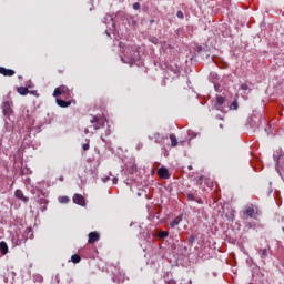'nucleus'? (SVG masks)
<instances>
[{
	"label": "nucleus",
	"instance_id": "6e6552de",
	"mask_svg": "<svg viewBox=\"0 0 284 284\" xmlns=\"http://www.w3.org/2000/svg\"><path fill=\"white\" fill-rule=\"evenodd\" d=\"M151 141H154V143H164L165 136H163L161 133H154L152 136H149Z\"/></svg>",
	"mask_w": 284,
	"mask_h": 284
},
{
	"label": "nucleus",
	"instance_id": "f8f14e48",
	"mask_svg": "<svg viewBox=\"0 0 284 284\" xmlns=\"http://www.w3.org/2000/svg\"><path fill=\"white\" fill-rule=\"evenodd\" d=\"M0 74H3V77H14V70L0 67Z\"/></svg>",
	"mask_w": 284,
	"mask_h": 284
},
{
	"label": "nucleus",
	"instance_id": "7c9ffc66",
	"mask_svg": "<svg viewBox=\"0 0 284 284\" xmlns=\"http://www.w3.org/2000/svg\"><path fill=\"white\" fill-rule=\"evenodd\" d=\"M176 17L178 19H183L184 18L183 11H178Z\"/></svg>",
	"mask_w": 284,
	"mask_h": 284
},
{
	"label": "nucleus",
	"instance_id": "cd10ccee",
	"mask_svg": "<svg viewBox=\"0 0 284 284\" xmlns=\"http://www.w3.org/2000/svg\"><path fill=\"white\" fill-rule=\"evenodd\" d=\"M186 196L189 201H196V196H194L192 193H189Z\"/></svg>",
	"mask_w": 284,
	"mask_h": 284
},
{
	"label": "nucleus",
	"instance_id": "a211bd4d",
	"mask_svg": "<svg viewBox=\"0 0 284 284\" xmlns=\"http://www.w3.org/2000/svg\"><path fill=\"white\" fill-rule=\"evenodd\" d=\"M169 139L171 141V148H176L179 145V140L176 139V135L170 134Z\"/></svg>",
	"mask_w": 284,
	"mask_h": 284
},
{
	"label": "nucleus",
	"instance_id": "aec40b11",
	"mask_svg": "<svg viewBox=\"0 0 284 284\" xmlns=\"http://www.w3.org/2000/svg\"><path fill=\"white\" fill-rule=\"evenodd\" d=\"M18 92L21 94V97H26V95L30 94V90H28V88H26V87L18 88Z\"/></svg>",
	"mask_w": 284,
	"mask_h": 284
},
{
	"label": "nucleus",
	"instance_id": "9b49d317",
	"mask_svg": "<svg viewBox=\"0 0 284 284\" xmlns=\"http://www.w3.org/2000/svg\"><path fill=\"white\" fill-rule=\"evenodd\" d=\"M73 203H77V205H85V197L81 194H75L73 196Z\"/></svg>",
	"mask_w": 284,
	"mask_h": 284
},
{
	"label": "nucleus",
	"instance_id": "79ce46f5",
	"mask_svg": "<svg viewBox=\"0 0 284 284\" xmlns=\"http://www.w3.org/2000/svg\"><path fill=\"white\" fill-rule=\"evenodd\" d=\"M283 232H284V227H283Z\"/></svg>",
	"mask_w": 284,
	"mask_h": 284
},
{
	"label": "nucleus",
	"instance_id": "c9c22d12",
	"mask_svg": "<svg viewBox=\"0 0 284 284\" xmlns=\"http://www.w3.org/2000/svg\"><path fill=\"white\" fill-rule=\"evenodd\" d=\"M109 179H110V176L102 178L103 183H108Z\"/></svg>",
	"mask_w": 284,
	"mask_h": 284
},
{
	"label": "nucleus",
	"instance_id": "c756f323",
	"mask_svg": "<svg viewBox=\"0 0 284 284\" xmlns=\"http://www.w3.org/2000/svg\"><path fill=\"white\" fill-rule=\"evenodd\" d=\"M140 8H141V4L139 2H135L133 4V10H140Z\"/></svg>",
	"mask_w": 284,
	"mask_h": 284
},
{
	"label": "nucleus",
	"instance_id": "f3484780",
	"mask_svg": "<svg viewBox=\"0 0 284 284\" xmlns=\"http://www.w3.org/2000/svg\"><path fill=\"white\" fill-rule=\"evenodd\" d=\"M119 276H116V275H114V277H113V281H114V283H123V281H125V273H121V272H119Z\"/></svg>",
	"mask_w": 284,
	"mask_h": 284
},
{
	"label": "nucleus",
	"instance_id": "ea45409f",
	"mask_svg": "<svg viewBox=\"0 0 284 284\" xmlns=\"http://www.w3.org/2000/svg\"><path fill=\"white\" fill-rule=\"evenodd\" d=\"M189 170H192V165H189Z\"/></svg>",
	"mask_w": 284,
	"mask_h": 284
},
{
	"label": "nucleus",
	"instance_id": "58836bf2",
	"mask_svg": "<svg viewBox=\"0 0 284 284\" xmlns=\"http://www.w3.org/2000/svg\"><path fill=\"white\" fill-rule=\"evenodd\" d=\"M169 284H176V282H169Z\"/></svg>",
	"mask_w": 284,
	"mask_h": 284
},
{
	"label": "nucleus",
	"instance_id": "e433bc0d",
	"mask_svg": "<svg viewBox=\"0 0 284 284\" xmlns=\"http://www.w3.org/2000/svg\"><path fill=\"white\" fill-rule=\"evenodd\" d=\"M84 134H90V130H89V129H85V130H84Z\"/></svg>",
	"mask_w": 284,
	"mask_h": 284
},
{
	"label": "nucleus",
	"instance_id": "f704fd0d",
	"mask_svg": "<svg viewBox=\"0 0 284 284\" xmlns=\"http://www.w3.org/2000/svg\"><path fill=\"white\" fill-rule=\"evenodd\" d=\"M113 185H116V183H119V178H113Z\"/></svg>",
	"mask_w": 284,
	"mask_h": 284
},
{
	"label": "nucleus",
	"instance_id": "7ed1b4c3",
	"mask_svg": "<svg viewBox=\"0 0 284 284\" xmlns=\"http://www.w3.org/2000/svg\"><path fill=\"white\" fill-rule=\"evenodd\" d=\"M21 120L26 122L27 128L34 125V119L32 118V113L28 108L22 110Z\"/></svg>",
	"mask_w": 284,
	"mask_h": 284
},
{
	"label": "nucleus",
	"instance_id": "20e7f679",
	"mask_svg": "<svg viewBox=\"0 0 284 284\" xmlns=\"http://www.w3.org/2000/svg\"><path fill=\"white\" fill-rule=\"evenodd\" d=\"M2 110L4 114H11L12 113V101L9 97L3 99L2 102Z\"/></svg>",
	"mask_w": 284,
	"mask_h": 284
},
{
	"label": "nucleus",
	"instance_id": "2eb2a0df",
	"mask_svg": "<svg viewBox=\"0 0 284 284\" xmlns=\"http://www.w3.org/2000/svg\"><path fill=\"white\" fill-rule=\"evenodd\" d=\"M11 241L13 245H22V243H26L24 239H20L19 234L12 235Z\"/></svg>",
	"mask_w": 284,
	"mask_h": 284
},
{
	"label": "nucleus",
	"instance_id": "0eeeda50",
	"mask_svg": "<svg viewBox=\"0 0 284 284\" xmlns=\"http://www.w3.org/2000/svg\"><path fill=\"white\" fill-rule=\"evenodd\" d=\"M158 176L160 179H170V171L168 170V168L162 166L158 170Z\"/></svg>",
	"mask_w": 284,
	"mask_h": 284
},
{
	"label": "nucleus",
	"instance_id": "1a4fd4ad",
	"mask_svg": "<svg viewBox=\"0 0 284 284\" xmlns=\"http://www.w3.org/2000/svg\"><path fill=\"white\" fill-rule=\"evenodd\" d=\"M215 108L217 110H223V108H225V98L217 95L215 100Z\"/></svg>",
	"mask_w": 284,
	"mask_h": 284
},
{
	"label": "nucleus",
	"instance_id": "ddd939ff",
	"mask_svg": "<svg viewBox=\"0 0 284 284\" xmlns=\"http://www.w3.org/2000/svg\"><path fill=\"white\" fill-rule=\"evenodd\" d=\"M14 196L16 199H20V201H23V203H28L29 201V199L26 195H23V191L21 190H16Z\"/></svg>",
	"mask_w": 284,
	"mask_h": 284
},
{
	"label": "nucleus",
	"instance_id": "393cba45",
	"mask_svg": "<svg viewBox=\"0 0 284 284\" xmlns=\"http://www.w3.org/2000/svg\"><path fill=\"white\" fill-rule=\"evenodd\" d=\"M260 256L261 258H267V248L260 250Z\"/></svg>",
	"mask_w": 284,
	"mask_h": 284
},
{
	"label": "nucleus",
	"instance_id": "2f4dec72",
	"mask_svg": "<svg viewBox=\"0 0 284 284\" xmlns=\"http://www.w3.org/2000/svg\"><path fill=\"white\" fill-rule=\"evenodd\" d=\"M181 284H192V280H182Z\"/></svg>",
	"mask_w": 284,
	"mask_h": 284
},
{
	"label": "nucleus",
	"instance_id": "4468645a",
	"mask_svg": "<svg viewBox=\"0 0 284 284\" xmlns=\"http://www.w3.org/2000/svg\"><path fill=\"white\" fill-rule=\"evenodd\" d=\"M258 209L257 207H253V206H247L245 210H244V214L245 216H250L252 219V216H254V214H256V211Z\"/></svg>",
	"mask_w": 284,
	"mask_h": 284
},
{
	"label": "nucleus",
	"instance_id": "72a5a7b5",
	"mask_svg": "<svg viewBox=\"0 0 284 284\" xmlns=\"http://www.w3.org/2000/svg\"><path fill=\"white\" fill-rule=\"evenodd\" d=\"M197 185H203V175L199 178Z\"/></svg>",
	"mask_w": 284,
	"mask_h": 284
},
{
	"label": "nucleus",
	"instance_id": "9d476101",
	"mask_svg": "<svg viewBox=\"0 0 284 284\" xmlns=\"http://www.w3.org/2000/svg\"><path fill=\"white\" fill-rule=\"evenodd\" d=\"M55 101L60 108H70V105H72V101H70V100L65 101L61 98H57Z\"/></svg>",
	"mask_w": 284,
	"mask_h": 284
},
{
	"label": "nucleus",
	"instance_id": "5701e85b",
	"mask_svg": "<svg viewBox=\"0 0 284 284\" xmlns=\"http://www.w3.org/2000/svg\"><path fill=\"white\" fill-rule=\"evenodd\" d=\"M136 170H138L136 163L134 162L131 163V165L129 166L130 174H135Z\"/></svg>",
	"mask_w": 284,
	"mask_h": 284
},
{
	"label": "nucleus",
	"instance_id": "6ab92c4d",
	"mask_svg": "<svg viewBox=\"0 0 284 284\" xmlns=\"http://www.w3.org/2000/svg\"><path fill=\"white\" fill-rule=\"evenodd\" d=\"M181 221H183V217L176 216L173 221L170 222V226L176 227V225H179L181 223Z\"/></svg>",
	"mask_w": 284,
	"mask_h": 284
},
{
	"label": "nucleus",
	"instance_id": "412c9836",
	"mask_svg": "<svg viewBox=\"0 0 284 284\" xmlns=\"http://www.w3.org/2000/svg\"><path fill=\"white\" fill-rule=\"evenodd\" d=\"M24 236H26V241H28V239H32L33 234H32V229L31 227H27L24 231Z\"/></svg>",
	"mask_w": 284,
	"mask_h": 284
},
{
	"label": "nucleus",
	"instance_id": "473e14b6",
	"mask_svg": "<svg viewBox=\"0 0 284 284\" xmlns=\"http://www.w3.org/2000/svg\"><path fill=\"white\" fill-rule=\"evenodd\" d=\"M241 90H250V85L244 83L241 85Z\"/></svg>",
	"mask_w": 284,
	"mask_h": 284
},
{
	"label": "nucleus",
	"instance_id": "4be33fe9",
	"mask_svg": "<svg viewBox=\"0 0 284 284\" xmlns=\"http://www.w3.org/2000/svg\"><path fill=\"white\" fill-rule=\"evenodd\" d=\"M71 261L72 263L77 264V263H81V255L79 254H74L71 256Z\"/></svg>",
	"mask_w": 284,
	"mask_h": 284
},
{
	"label": "nucleus",
	"instance_id": "bb28decb",
	"mask_svg": "<svg viewBox=\"0 0 284 284\" xmlns=\"http://www.w3.org/2000/svg\"><path fill=\"white\" fill-rule=\"evenodd\" d=\"M60 203H70V197L69 196L60 197Z\"/></svg>",
	"mask_w": 284,
	"mask_h": 284
},
{
	"label": "nucleus",
	"instance_id": "c85d7f7f",
	"mask_svg": "<svg viewBox=\"0 0 284 284\" xmlns=\"http://www.w3.org/2000/svg\"><path fill=\"white\" fill-rule=\"evenodd\" d=\"M82 149L84 150V152H88V150H90V143L83 144Z\"/></svg>",
	"mask_w": 284,
	"mask_h": 284
},
{
	"label": "nucleus",
	"instance_id": "b1692460",
	"mask_svg": "<svg viewBox=\"0 0 284 284\" xmlns=\"http://www.w3.org/2000/svg\"><path fill=\"white\" fill-rule=\"evenodd\" d=\"M169 234L170 233L168 231H160L158 236L159 239H168Z\"/></svg>",
	"mask_w": 284,
	"mask_h": 284
},
{
	"label": "nucleus",
	"instance_id": "423d86ee",
	"mask_svg": "<svg viewBox=\"0 0 284 284\" xmlns=\"http://www.w3.org/2000/svg\"><path fill=\"white\" fill-rule=\"evenodd\" d=\"M90 121L93 125V130L101 129V123H103V119H101V116H93Z\"/></svg>",
	"mask_w": 284,
	"mask_h": 284
},
{
	"label": "nucleus",
	"instance_id": "f257e3e1",
	"mask_svg": "<svg viewBox=\"0 0 284 284\" xmlns=\"http://www.w3.org/2000/svg\"><path fill=\"white\" fill-rule=\"evenodd\" d=\"M120 48L123 49V57H121L122 63H128L129 65H134L136 61H140L141 53H139V49L132 45H123V42H120Z\"/></svg>",
	"mask_w": 284,
	"mask_h": 284
},
{
	"label": "nucleus",
	"instance_id": "a878e982",
	"mask_svg": "<svg viewBox=\"0 0 284 284\" xmlns=\"http://www.w3.org/2000/svg\"><path fill=\"white\" fill-rule=\"evenodd\" d=\"M230 110H239V102L234 101L233 103H231Z\"/></svg>",
	"mask_w": 284,
	"mask_h": 284
},
{
	"label": "nucleus",
	"instance_id": "39448f33",
	"mask_svg": "<svg viewBox=\"0 0 284 284\" xmlns=\"http://www.w3.org/2000/svg\"><path fill=\"white\" fill-rule=\"evenodd\" d=\"M99 239H101V234H99V232H97V231L90 232L89 240H88L89 245L97 243V241H99Z\"/></svg>",
	"mask_w": 284,
	"mask_h": 284
},
{
	"label": "nucleus",
	"instance_id": "dca6fc26",
	"mask_svg": "<svg viewBox=\"0 0 284 284\" xmlns=\"http://www.w3.org/2000/svg\"><path fill=\"white\" fill-rule=\"evenodd\" d=\"M0 252L3 256H6V254H8V243L6 242H0Z\"/></svg>",
	"mask_w": 284,
	"mask_h": 284
},
{
	"label": "nucleus",
	"instance_id": "f03ea898",
	"mask_svg": "<svg viewBox=\"0 0 284 284\" xmlns=\"http://www.w3.org/2000/svg\"><path fill=\"white\" fill-rule=\"evenodd\" d=\"M53 97H64V99H72L74 94L72 93V90H70L68 87L60 85L55 88Z\"/></svg>",
	"mask_w": 284,
	"mask_h": 284
},
{
	"label": "nucleus",
	"instance_id": "4c0bfd02",
	"mask_svg": "<svg viewBox=\"0 0 284 284\" xmlns=\"http://www.w3.org/2000/svg\"><path fill=\"white\" fill-rule=\"evenodd\" d=\"M197 203H203V200L199 199V200H195Z\"/></svg>",
	"mask_w": 284,
	"mask_h": 284
},
{
	"label": "nucleus",
	"instance_id": "a19ab883",
	"mask_svg": "<svg viewBox=\"0 0 284 284\" xmlns=\"http://www.w3.org/2000/svg\"><path fill=\"white\" fill-rule=\"evenodd\" d=\"M60 181H63V178H60Z\"/></svg>",
	"mask_w": 284,
	"mask_h": 284
}]
</instances>
